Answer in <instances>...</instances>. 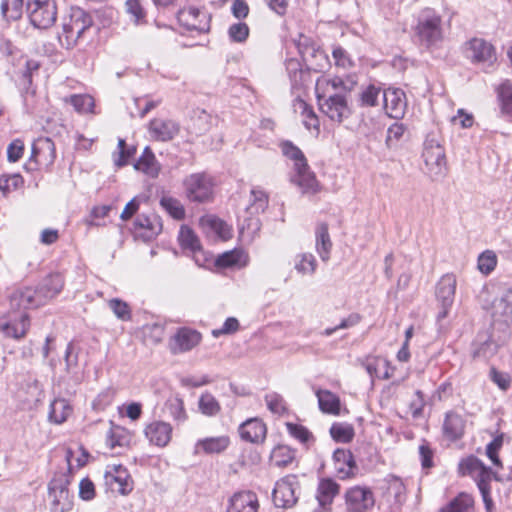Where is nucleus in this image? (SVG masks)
<instances>
[{
	"instance_id": "53",
	"label": "nucleus",
	"mask_w": 512,
	"mask_h": 512,
	"mask_svg": "<svg viewBox=\"0 0 512 512\" xmlns=\"http://www.w3.org/2000/svg\"><path fill=\"white\" fill-rule=\"evenodd\" d=\"M497 256L493 251L487 250L478 257V269L485 275L490 274L496 267Z\"/></svg>"
},
{
	"instance_id": "48",
	"label": "nucleus",
	"mask_w": 512,
	"mask_h": 512,
	"mask_svg": "<svg viewBox=\"0 0 512 512\" xmlns=\"http://www.w3.org/2000/svg\"><path fill=\"white\" fill-rule=\"evenodd\" d=\"M330 435L336 442L348 443L354 437V429L349 424L334 423L330 427Z\"/></svg>"
},
{
	"instance_id": "49",
	"label": "nucleus",
	"mask_w": 512,
	"mask_h": 512,
	"mask_svg": "<svg viewBox=\"0 0 512 512\" xmlns=\"http://www.w3.org/2000/svg\"><path fill=\"white\" fill-rule=\"evenodd\" d=\"M286 70L289 75L291 87L293 89L299 88L303 84V77L306 74L298 60L289 59L286 61Z\"/></svg>"
},
{
	"instance_id": "25",
	"label": "nucleus",
	"mask_w": 512,
	"mask_h": 512,
	"mask_svg": "<svg viewBox=\"0 0 512 512\" xmlns=\"http://www.w3.org/2000/svg\"><path fill=\"white\" fill-rule=\"evenodd\" d=\"M465 419L454 411H449L445 414L442 425L443 436L450 441H457L461 439L465 431Z\"/></svg>"
},
{
	"instance_id": "1",
	"label": "nucleus",
	"mask_w": 512,
	"mask_h": 512,
	"mask_svg": "<svg viewBox=\"0 0 512 512\" xmlns=\"http://www.w3.org/2000/svg\"><path fill=\"white\" fill-rule=\"evenodd\" d=\"M93 23V18L87 11L80 7H71L63 17L62 34L59 35L61 46L67 50L74 48L84 39Z\"/></svg>"
},
{
	"instance_id": "52",
	"label": "nucleus",
	"mask_w": 512,
	"mask_h": 512,
	"mask_svg": "<svg viewBox=\"0 0 512 512\" xmlns=\"http://www.w3.org/2000/svg\"><path fill=\"white\" fill-rule=\"evenodd\" d=\"M24 181L20 174L1 175L0 176V191L3 196H8L11 192L19 189Z\"/></svg>"
},
{
	"instance_id": "46",
	"label": "nucleus",
	"mask_w": 512,
	"mask_h": 512,
	"mask_svg": "<svg viewBox=\"0 0 512 512\" xmlns=\"http://www.w3.org/2000/svg\"><path fill=\"white\" fill-rule=\"evenodd\" d=\"M198 408L202 414L209 417L217 415L221 410L219 402L208 392L200 396Z\"/></svg>"
},
{
	"instance_id": "18",
	"label": "nucleus",
	"mask_w": 512,
	"mask_h": 512,
	"mask_svg": "<svg viewBox=\"0 0 512 512\" xmlns=\"http://www.w3.org/2000/svg\"><path fill=\"white\" fill-rule=\"evenodd\" d=\"M172 431L169 423L155 420L145 426L144 435L151 444L163 448L171 441Z\"/></svg>"
},
{
	"instance_id": "11",
	"label": "nucleus",
	"mask_w": 512,
	"mask_h": 512,
	"mask_svg": "<svg viewBox=\"0 0 512 512\" xmlns=\"http://www.w3.org/2000/svg\"><path fill=\"white\" fill-rule=\"evenodd\" d=\"M500 344L488 330L479 332L471 344V356L474 360L489 361L499 351Z\"/></svg>"
},
{
	"instance_id": "28",
	"label": "nucleus",
	"mask_w": 512,
	"mask_h": 512,
	"mask_svg": "<svg viewBox=\"0 0 512 512\" xmlns=\"http://www.w3.org/2000/svg\"><path fill=\"white\" fill-rule=\"evenodd\" d=\"M239 433L241 438L247 442L260 443L266 438L267 428L260 419L251 418L240 425Z\"/></svg>"
},
{
	"instance_id": "44",
	"label": "nucleus",
	"mask_w": 512,
	"mask_h": 512,
	"mask_svg": "<svg viewBox=\"0 0 512 512\" xmlns=\"http://www.w3.org/2000/svg\"><path fill=\"white\" fill-rule=\"evenodd\" d=\"M504 442V434L500 433L492 441H490L485 448V454L488 459L492 462L494 466L497 468H502L503 463L499 457V452L502 449Z\"/></svg>"
},
{
	"instance_id": "16",
	"label": "nucleus",
	"mask_w": 512,
	"mask_h": 512,
	"mask_svg": "<svg viewBox=\"0 0 512 512\" xmlns=\"http://www.w3.org/2000/svg\"><path fill=\"white\" fill-rule=\"evenodd\" d=\"M384 109L393 119H402L407 109L405 92L400 88H388L383 91Z\"/></svg>"
},
{
	"instance_id": "4",
	"label": "nucleus",
	"mask_w": 512,
	"mask_h": 512,
	"mask_svg": "<svg viewBox=\"0 0 512 512\" xmlns=\"http://www.w3.org/2000/svg\"><path fill=\"white\" fill-rule=\"evenodd\" d=\"M441 23V17L434 9L425 8L419 13L415 33L421 46L426 49L439 47L443 40Z\"/></svg>"
},
{
	"instance_id": "51",
	"label": "nucleus",
	"mask_w": 512,
	"mask_h": 512,
	"mask_svg": "<svg viewBox=\"0 0 512 512\" xmlns=\"http://www.w3.org/2000/svg\"><path fill=\"white\" fill-rule=\"evenodd\" d=\"M165 408L167 409L169 416L175 421L182 423L187 419L184 402L181 398L175 397L173 399H169L165 403Z\"/></svg>"
},
{
	"instance_id": "60",
	"label": "nucleus",
	"mask_w": 512,
	"mask_h": 512,
	"mask_svg": "<svg viewBox=\"0 0 512 512\" xmlns=\"http://www.w3.org/2000/svg\"><path fill=\"white\" fill-rule=\"evenodd\" d=\"M490 380L502 391H507L511 386V377L508 373L497 370L494 366L490 368Z\"/></svg>"
},
{
	"instance_id": "5",
	"label": "nucleus",
	"mask_w": 512,
	"mask_h": 512,
	"mask_svg": "<svg viewBox=\"0 0 512 512\" xmlns=\"http://www.w3.org/2000/svg\"><path fill=\"white\" fill-rule=\"evenodd\" d=\"M27 13L30 23L37 29L51 28L57 20L56 0H28Z\"/></svg>"
},
{
	"instance_id": "9",
	"label": "nucleus",
	"mask_w": 512,
	"mask_h": 512,
	"mask_svg": "<svg viewBox=\"0 0 512 512\" xmlns=\"http://www.w3.org/2000/svg\"><path fill=\"white\" fill-rule=\"evenodd\" d=\"M456 277L453 274L443 275L436 285V298L440 303L441 310L437 315V320L446 318L454 302L456 291Z\"/></svg>"
},
{
	"instance_id": "32",
	"label": "nucleus",
	"mask_w": 512,
	"mask_h": 512,
	"mask_svg": "<svg viewBox=\"0 0 512 512\" xmlns=\"http://www.w3.org/2000/svg\"><path fill=\"white\" fill-rule=\"evenodd\" d=\"M316 236V250L323 261H328L332 249V241L328 232V225L326 223L318 224L315 232Z\"/></svg>"
},
{
	"instance_id": "64",
	"label": "nucleus",
	"mask_w": 512,
	"mask_h": 512,
	"mask_svg": "<svg viewBox=\"0 0 512 512\" xmlns=\"http://www.w3.org/2000/svg\"><path fill=\"white\" fill-rule=\"evenodd\" d=\"M268 409L274 414H282L286 411L285 401L281 395L277 393L267 394L265 396Z\"/></svg>"
},
{
	"instance_id": "41",
	"label": "nucleus",
	"mask_w": 512,
	"mask_h": 512,
	"mask_svg": "<svg viewBox=\"0 0 512 512\" xmlns=\"http://www.w3.org/2000/svg\"><path fill=\"white\" fill-rule=\"evenodd\" d=\"M30 325L28 314L23 312L20 314L19 320L15 319L14 323H7L4 327L7 335L15 339H20L25 336Z\"/></svg>"
},
{
	"instance_id": "27",
	"label": "nucleus",
	"mask_w": 512,
	"mask_h": 512,
	"mask_svg": "<svg viewBox=\"0 0 512 512\" xmlns=\"http://www.w3.org/2000/svg\"><path fill=\"white\" fill-rule=\"evenodd\" d=\"M467 57L474 63H492L495 59L493 46L483 39H472L467 49Z\"/></svg>"
},
{
	"instance_id": "15",
	"label": "nucleus",
	"mask_w": 512,
	"mask_h": 512,
	"mask_svg": "<svg viewBox=\"0 0 512 512\" xmlns=\"http://www.w3.org/2000/svg\"><path fill=\"white\" fill-rule=\"evenodd\" d=\"M268 203L269 197L264 190L256 187L250 191V203L246 208V213L249 214L250 217L245 220L248 229H252L253 231L260 229V221L254 216L263 213L267 209Z\"/></svg>"
},
{
	"instance_id": "43",
	"label": "nucleus",
	"mask_w": 512,
	"mask_h": 512,
	"mask_svg": "<svg viewBox=\"0 0 512 512\" xmlns=\"http://www.w3.org/2000/svg\"><path fill=\"white\" fill-rule=\"evenodd\" d=\"M160 205L172 218L176 220L184 219L185 209L178 199L171 196H162Z\"/></svg>"
},
{
	"instance_id": "45",
	"label": "nucleus",
	"mask_w": 512,
	"mask_h": 512,
	"mask_svg": "<svg viewBox=\"0 0 512 512\" xmlns=\"http://www.w3.org/2000/svg\"><path fill=\"white\" fill-rule=\"evenodd\" d=\"M136 146L131 145L128 146L126 141L122 138L118 140V152L117 157L116 153H114V164L115 166L121 168L126 166L129 163V160L134 157L136 154Z\"/></svg>"
},
{
	"instance_id": "47",
	"label": "nucleus",
	"mask_w": 512,
	"mask_h": 512,
	"mask_svg": "<svg viewBox=\"0 0 512 512\" xmlns=\"http://www.w3.org/2000/svg\"><path fill=\"white\" fill-rule=\"evenodd\" d=\"M483 462L474 455H470L462 459L458 464V472L461 476L474 477L476 473L482 468Z\"/></svg>"
},
{
	"instance_id": "57",
	"label": "nucleus",
	"mask_w": 512,
	"mask_h": 512,
	"mask_svg": "<svg viewBox=\"0 0 512 512\" xmlns=\"http://www.w3.org/2000/svg\"><path fill=\"white\" fill-rule=\"evenodd\" d=\"M108 306L118 319L122 321H128L131 319V310L126 302L118 298H114L108 302Z\"/></svg>"
},
{
	"instance_id": "50",
	"label": "nucleus",
	"mask_w": 512,
	"mask_h": 512,
	"mask_svg": "<svg viewBox=\"0 0 512 512\" xmlns=\"http://www.w3.org/2000/svg\"><path fill=\"white\" fill-rule=\"evenodd\" d=\"M502 112L512 115V82L505 80L498 89Z\"/></svg>"
},
{
	"instance_id": "39",
	"label": "nucleus",
	"mask_w": 512,
	"mask_h": 512,
	"mask_svg": "<svg viewBox=\"0 0 512 512\" xmlns=\"http://www.w3.org/2000/svg\"><path fill=\"white\" fill-rule=\"evenodd\" d=\"M474 505V499L467 493H460L452 499L439 512H471Z\"/></svg>"
},
{
	"instance_id": "61",
	"label": "nucleus",
	"mask_w": 512,
	"mask_h": 512,
	"mask_svg": "<svg viewBox=\"0 0 512 512\" xmlns=\"http://www.w3.org/2000/svg\"><path fill=\"white\" fill-rule=\"evenodd\" d=\"M406 128L404 124L395 122L387 130L386 144L389 148L395 147L403 137Z\"/></svg>"
},
{
	"instance_id": "31",
	"label": "nucleus",
	"mask_w": 512,
	"mask_h": 512,
	"mask_svg": "<svg viewBox=\"0 0 512 512\" xmlns=\"http://www.w3.org/2000/svg\"><path fill=\"white\" fill-rule=\"evenodd\" d=\"M135 228L144 230L147 238L155 237L162 231L161 218L155 213L140 214L135 220Z\"/></svg>"
},
{
	"instance_id": "17",
	"label": "nucleus",
	"mask_w": 512,
	"mask_h": 512,
	"mask_svg": "<svg viewBox=\"0 0 512 512\" xmlns=\"http://www.w3.org/2000/svg\"><path fill=\"white\" fill-rule=\"evenodd\" d=\"M332 459L339 479L345 480L356 475L358 467L350 450L337 448Z\"/></svg>"
},
{
	"instance_id": "62",
	"label": "nucleus",
	"mask_w": 512,
	"mask_h": 512,
	"mask_svg": "<svg viewBox=\"0 0 512 512\" xmlns=\"http://www.w3.org/2000/svg\"><path fill=\"white\" fill-rule=\"evenodd\" d=\"M302 116L304 117L303 124L307 129L319 130V120L313 108L306 102L301 101Z\"/></svg>"
},
{
	"instance_id": "2",
	"label": "nucleus",
	"mask_w": 512,
	"mask_h": 512,
	"mask_svg": "<svg viewBox=\"0 0 512 512\" xmlns=\"http://www.w3.org/2000/svg\"><path fill=\"white\" fill-rule=\"evenodd\" d=\"M73 453L67 450L66 460L68 471L55 473L48 483V500L50 512H68L73 508V495L69 491L71 483V457Z\"/></svg>"
},
{
	"instance_id": "23",
	"label": "nucleus",
	"mask_w": 512,
	"mask_h": 512,
	"mask_svg": "<svg viewBox=\"0 0 512 512\" xmlns=\"http://www.w3.org/2000/svg\"><path fill=\"white\" fill-rule=\"evenodd\" d=\"M201 339L202 336L197 330L188 327L179 328L173 336L172 351L173 353L190 351L201 342Z\"/></svg>"
},
{
	"instance_id": "56",
	"label": "nucleus",
	"mask_w": 512,
	"mask_h": 512,
	"mask_svg": "<svg viewBox=\"0 0 512 512\" xmlns=\"http://www.w3.org/2000/svg\"><path fill=\"white\" fill-rule=\"evenodd\" d=\"M228 36L232 42L243 43L249 36V27L244 22H238L230 25Z\"/></svg>"
},
{
	"instance_id": "55",
	"label": "nucleus",
	"mask_w": 512,
	"mask_h": 512,
	"mask_svg": "<svg viewBox=\"0 0 512 512\" xmlns=\"http://www.w3.org/2000/svg\"><path fill=\"white\" fill-rule=\"evenodd\" d=\"M69 102L79 113L92 112L94 99L89 95H72Z\"/></svg>"
},
{
	"instance_id": "42",
	"label": "nucleus",
	"mask_w": 512,
	"mask_h": 512,
	"mask_svg": "<svg viewBox=\"0 0 512 512\" xmlns=\"http://www.w3.org/2000/svg\"><path fill=\"white\" fill-rule=\"evenodd\" d=\"M24 0H2L1 14L6 20H18L22 16Z\"/></svg>"
},
{
	"instance_id": "37",
	"label": "nucleus",
	"mask_w": 512,
	"mask_h": 512,
	"mask_svg": "<svg viewBox=\"0 0 512 512\" xmlns=\"http://www.w3.org/2000/svg\"><path fill=\"white\" fill-rule=\"evenodd\" d=\"M40 69V62L35 59H28L25 63L21 75L19 77V85L21 89L29 93L33 84V77L37 75Z\"/></svg>"
},
{
	"instance_id": "8",
	"label": "nucleus",
	"mask_w": 512,
	"mask_h": 512,
	"mask_svg": "<svg viewBox=\"0 0 512 512\" xmlns=\"http://www.w3.org/2000/svg\"><path fill=\"white\" fill-rule=\"evenodd\" d=\"M299 482L295 475H288L276 482L272 492V499L276 507L290 508L298 500L296 490Z\"/></svg>"
},
{
	"instance_id": "19",
	"label": "nucleus",
	"mask_w": 512,
	"mask_h": 512,
	"mask_svg": "<svg viewBox=\"0 0 512 512\" xmlns=\"http://www.w3.org/2000/svg\"><path fill=\"white\" fill-rule=\"evenodd\" d=\"M31 159H34L39 167L48 168L53 165L56 159L54 142L48 137L38 139L32 146Z\"/></svg>"
},
{
	"instance_id": "59",
	"label": "nucleus",
	"mask_w": 512,
	"mask_h": 512,
	"mask_svg": "<svg viewBox=\"0 0 512 512\" xmlns=\"http://www.w3.org/2000/svg\"><path fill=\"white\" fill-rule=\"evenodd\" d=\"M381 93V88L375 85L367 86L360 94V101L362 106L374 107L378 104V98Z\"/></svg>"
},
{
	"instance_id": "7",
	"label": "nucleus",
	"mask_w": 512,
	"mask_h": 512,
	"mask_svg": "<svg viewBox=\"0 0 512 512\" xmlns=\"http://www.w3.org/2000/svg\"><path fill=\"white\" fill-rule=\"evenodd\" d=\"M183 185L186 197L192 202L204 203L212 199L213 183L205 173H194L187 176Z\"/></svg>"
},
{
	"instance_id": "26",
	"label": "nucleus",
	"mask_w": 512,
	"mask_h": 512,
	"mask_svg": "<svg viewBox=\"0 0 512 512\" xmlns=\"http://www.w3.org/2000/svg\"><path fill=\"white\" fill-rule=\"evenodd\" d=\"M64 286V279L60 273H52L48 275L36 288L42 305L48 300L57 296Z\"/></svg>"
},
{
	"instance_id": "29",
	"label": "nucleus",
	"mask_w": 512,
	"mask_h": 512,
	"mask_svg": "<svg viewBox=\"0 0 512 512\" xmlns=\"http://www.w3.org/2000/svg\"><path fill=\"white\" fill-rule=\"evenodd\" d=\"M134 169L137 171H141L151 178H157L160 171L161 165L157 161L153 151L149 146H146L138 158V160L134 163Z\"/></svg>"
},
{
	"instance_id": "63",
	"label": "nucleus",
	"mask_w": 512,
	"mask_h": 512,
	"mask_svg": "<svg viewBox=\"0 0 512 512\" xmlns=\"http://www.w3.org/2000/svg\"><path fill=\"white\" fill-rule=\"evenodd\" d=\"M419 456H420L421 466L423 469H430L434 466V462H433L434 451L430 447V444L426 440H422V443L419 446Z\"/></svg>"
},
{
	"instance_id": "36",
	"label": "nucleus",
	"mask_w": 512,
	"mask_h": 512,
	"mask_svg": "<svg viewBox=\"0 0 512 512\" xmlns=\"http://www.w3.org/2000/svg\"><path fill=\"white\" fill-rule=\"evenodd\" d=\"M71 411H72V408L70 407L67 400H65L63 398L55 399L50 404L48 417L51 422L56 423V424H61L67 420Z\"/></svg>"
},
{
	"instance_id": "20",
	"label": "nucleus",
	"mask_w": 512,
	"mask_h": 512,
	"mask_svg": "<svg viewBox=\"0 0 512 512\" xmlns=\"http://www.w3.org/2000/svg\"><path fill=\"white\" fill-rule=\"evenodd\" d=\"M340 492V485L332 478H323L317 487L316 499L319 504L318 510L314 512H329L334 498Z\"/></svg>"
},
{
	"instance_id": "10",
	"label": "nucleus",
	"mask_w": 512,
	"mask_h": 512,
	"mask_svg": "<svg viewBox=\"0 0 512 512\" xmlns=\"http://www.w3.org/2000/svg\"><path fill=\"white\" fill-rule=\"evenodd\" d=\"M318 104L320 110L327 117L338 123H341L351 114L346 96L343 94L335 93L330 95L328 98L318 96Z\"/></svg>"
},
{
	"instance_id": "24",
	"label": "nucleus",
	"mask_w": 512,
	"mask_h": 512,
	"mask_svg": "<svg viewBox=\"0 0 512 512\" xmlns=\"http://www.w3.org/2000/svg\"><path fill=\"white\" fill-rule=\"evenodd\" d=\"M257 495L251 491L235 493L229 501L227 512H258Z\"/></svg>"
},
{
	"instance_id": "40",
	"label": "nucleus",
	"mask_w": 512,
	"mask_h": 512,
	"mask_svg": "<svg viewBox=\"0 0 512 512\" xmlns=\"http://www.w3.org/2000/svg\"><path fill=\"white\" fill-rule=\"evenodd\" d=\"M296 451L286 445H278L274 448L271 458L275 466L286 467L295 459Z\"/></svg>"
},
{
	"instance_id": "12",
	"label": "nucleus",
	"mask_w": 512,
	"mask_h": 512,
	"mask_svg": "<svg viewBox=\"0 0 512 512\" xmlns=\"http://www.w3.org/2000/svg\"><path fill=\"white\" fill-rule=\"evenodd\" d=\"M347 511L367 512L375 504L374 494L368 487L355 486L345 493Z\"/></svg>"
},
{
	"instance_id": "38",
	"label": "nucleus",
	"mask_w": 512,
	"mask_h": 512,
	"mask_svg": "<svg viewBox=\"0 0 512 512\" xmlns=\"http://www.w3.org/2000/svg\"><path fill=\"white\" fill-rule=\"evenodd\" d=\"M477 483L478 489L480 492L490 491V482L492 479L503 482L505 478L499 475L497 472H494L490 467L483 464L482 468L476 473L473 477Z\"/></svg>"
},
{
	"instance_id": "14",
	"label": "nucleus",
	"mask_w": 512,
	"mask_h": 512,
	"mask_svg": "<svg viewBox=\"0 0 512 512\" xmlns=\"http://www.w3.org/2000/svg\"><path fill=\"white\" fill-rule=\"evenodd\" d=\"M105 484L112 492L128 495L133 490V480L122 465H114L104 474Z\"/></svg>"
},
{
	"instance_id": "54",
	"label": "nucleus",
	"mask_w": 512,
	"mask_h": 512,
	"mask_svg": "<svg viewBox=\"0 0 512 512\" xmlns=\"http://www.w3.org/2000/svg\"><path fill=\"white\" fill-rule=\"evenodd\" d=\"M125 8L126 12L136 24L145 22L146 12L140 0H126Z\"/></svg>"
},
{
	"instance_id": "3",
	"label": "nucleus",
	"mask_w": 512,
	"mask_h": 512,
	"mask_svg": "<svg viewBox=\"0 0 512 512\" xmlns=\"http://www.w3.org/2000/svg\"><path fill=\"white\" fill-rule=\"evenodd\" d=\"M283 154L294 161L295 174L292 183L296 184L304 194H315L320 190L315 174L310 170L303 152L291 141L281 144Z\"/></svg>"
},
{
	"instance_id": "34",
	"label": "nucleus",
	"mask_w": 512,
	"mask_h": 512,
	"mask_svg": "<svg viewBox=\"0 0 512 512\" xmlns=\"http://www.w3.org/2000/svg\"><path fill=\"white\" fill-rule=\"evenodd\" d=\"M316 395L321 411L333 415H339L340 399L337 395L328 390H318Z\"/></svg>"
},
{
	"instance_id": "30",
	"label": "nucleus",
	"mask_w": 512,
	"mask_h": 512,
	"mask_svg": "<svg viewBox=\"0 0 512 512\" xmlns=\"http://www.w3.org/2000/svg\"><path fill=\"white\" fill-rule=\"evenodd\" d=\"M493 317L507 325L512 324V290L505 291L493 304Z\"/></svg>"
},
{
	"instance_id": "13",
	"label": "nucleus",
	"mask_w": 512,
	"mask_h": 512,
	"mask_svg": "<svg viewBox=\"0 0 512 512\" xmlns=\"http://www.w3.org/2000/svg\"><path fill=\"white\" fill-rule=\"evenodd\" d=\"M177 19L187 30L205 33L210 29V15L196 7H188L179 10Z\"/></svg>"
},
{
	"instance_id": "21",
	"label": "nucleus",
	"mask_w": 512,
	"mask_h": 512,
	"mask_svg": "<svg viewBox=\"0 0 512 512\" xmlns=\"http://www.w3.org/2000/svg\"><path fill=\"white\" fill-rule=\"evenodd\" d=\"M179 131V124L170 119L155 118L149 123L151 137L157 141H170Z\"/></svg>"
},
{
	"instance_id": "35",
	"label": "nucleus",
	"mask_w": 512,
	"mask_h": 512,
	"mask_svg": "<svg viewBox=\"0 0 512 512\" xmlns=\"http://www.w3.org/2000/svg\"><path fill=\"white\" fill-rule=\"evenodd\" d=\"M178 241L182 249L187 250L194 255L202 250L199 238L194 231L186 225L181 226Z\"/></svg>"
},
{
	"instance_id": "33",
	"label": "nucleus",
	"mask_w": 512,
	"mask_h": 512,
	"mask_svg": "<svg viewBox=\"0 0 512 512\" xmlns=\"http://www.w3.org/2000/svg\"><path fill=\"white\" fill-rule=\"evenodd\" d=\"M230 444L228 436L208 437L198 440L196 449H202L206 454H219L225 451Z\"/></svg>"
},
{
	"instance_id": "58",
	"label": "nucleus",
	"mask_w": 512,
	"mask_h": 512,
	"mask_svg": "<svg viewBox=\"0 0 512 512\" xmlns=\"http://www.w3.org/2000/svg\"><path fill=\"white\" fill-rule=\"evenodd\" d=\"M286 427L289 434L302 444L314 439L312 433L303 425L288 422Z\"/></svg>"
},
{
	"instance_id": "22",
	"label": "nucleus",
	"mask_w": 512,
	"mask_h": 512,
	"mask_svg": "<svg viewBox=\"0 0 512 512\" xmlns=\"http://www.w3.org/2000/svg\"><path fill=\"white\" fill-rule=\"evenodd\" d=\"M10 307L12 310H26L36 308L42 305L38 297L36 289L26 287L24 289L15 290L9 297Z\"/></svg>"
},
{
	"instance_id": "6",
	"label": "nucleus",
	"mask_w": 512,
	"mask_h": 512,
	"mask_svg": "<svg viewBox=\"0 0 512 512\" xmlns=\"http://www.w3.org/2000/svg\"><path fill=\"white\" fill-rule=\"evenodd\" d=\"M422 157L425 166L433 179L443 177L446 170V156L444 148L437 139L428 136L424 142Z\"/></svg>"
}]
</instances>
